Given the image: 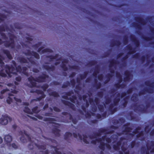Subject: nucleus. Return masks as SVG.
I'll list each match as a JSON object with an SVG mask.
<instances>
[{
	"label": "nucleus",
	"mask_w": 154,
	"mask_h": 154,
	"mask_svg": "<svg viewBox=\"0 0 154 154\" xmlns=\"http://www.w3.org/2000/svg\"><path fill=\"white\" fill-rule=\"evenodd\" d=\"M110 132L107 131L105 130H102L101 132L99 134V135H102V134H107L108 133H109Z\"/></svg>",
	"instance_id": "obj_16"
},
{
	"label": "nucleus",
	"mask_w": 154,
	"mask_h": 154,
	"mask_svg": "<svg viewBox=\"0 0 154 154\" xmlns=\"http://www.w3.org/2000/svg\"><path fill=\"white\" fill-rule=\"evenodd\" d=\"M41 49V48H40V49H39L38 50V52H39L40 53H44V51H43L42 50H44V49Z\"/></svg>",
	"instance_id": "obj_24"
},
{
	"label": "nucleus",
	"mask_w": 154,
	"mask_h": 154,
	"mask_svg": "<svg viewBox=\"0 0 154 154\" xmlns=\"http://www.w3.org/2000/svg\"><path fill=\"white\" fill-rule=\"evenodd\" d=\"M29 56H32L30 57H28V60H26L25 59H21L20 60V62L23 63L27 62L29 63V61L31 63H33L32 61H31L30 58L32 57H34L37 59H38L39 58V55L36 52H32V53H29L28 54Z\"/></svg>",
	"instance_id": "obj_5"
},
{
	"label": "nucleus",
	"mask_w": 154,
	"mask_h": 154,
	"mask_svg": "<svg viewBox=\"0 0 154 154\" xmlns=\"http://www.w3.org/2000/svg\"><path fill=\"white\" fill-rule=\"evenodd\" d=\"M48 76L46 75H44L42 77H40L37 80H35L32 77H31L29 78V80L31 84L30 87L37 86V82H45L48 80Z\"/></svg>",
	"instance_id": "obj_3"
},
{
	"label": "nucleus",
	"mask_w": 154,
	"mask_h": 154,
	"mask_svg": "<svg viewBox=\"0 0 154 154\" xmlns=\"http://www.w3.org/2000/svg\"><path fill=\"white\" fill-rule=\"evenodd\" d=\"M16 70L18 72H21L23 73L26 75H27V73L25 72L26 70V68H23L22 69L21 67L20 66H18L16 68Z\"/></svg>",
	"instance_id": "obj_10"
},
{
	"label": "nucleus",
	"mask_w": 154,
	"mask_h": 154,
	"mask_svg": "<svg viewBox=\"0 0 154 154\" xmlns=\"http://www.w3.org/2000/svg\"><path fill=\"white\" fill-rule=\"evenodd\" d=\"M5 142L7 144H9L10 142V135L9 134L6 135L4 137Z\"/></svg>",
	"instance_id": "obj_12"
},
{
	"label": "nucleus",
	"mask_w": 154,
	"mask_h": 154,
	"mask_svg": "<svg viewBox=\"0 0 154 154\" xmlns=\"http://www.w3.org/2000/svg\"><path fill=\"white\" fill-rule=\"evenodd\" d=\"M3 98V97H1V96L0 97V98L1 99H2Z\"/></svg>",
	"instance_id": "obj_50"
},
{
	"label": "nucleus",
	"mask_w": 154,
	"mask_h": 154,
	"mask_svg": "<svg viewBox=\"0 0 154 154\" xmlns=\"http://www.w3.org/2000/svg\"><path fill=\"white\" fill-rule=\"evenodd\" d=\"M125 128V131L127 132H131V130L129 128V127L128 126H125L124 127Z\"/></svg>",
	"instance_id": "obj_17"
},
{
	"label": "nucleus",
	"mask_w": 154,
	"mask_h": 154,
	"mask_svg": "<svg viewBox=\"0 0 154 154\" xmlns=\"http://www.w3.org/2000/svg\"><path fill=\"white\" fill-rule=\"evenodd\" d=\"M45 147H44V146H42V147H41V149H43L44 150L45 149Z\"/></svg>",
	"instance_id": "obj_39"
},
{
	"label": "nucleus",
	"mask_w": 154,
	"mask_h": 154,
	"mask_svg": "<svg viewBox=\"0 0 154 154\" xmlns=\"http://www.w3.org/2000/svg\"><path fill=\"white\" fill-rule=\"evenodd\" d=\"M2 43V41L1 39H0V45Z\"/></svg>",
	"instance_id": "obj_37"
},
{
	"label": "nucleus",
	"mask_w": 154,
	"mask_h": 154,
	"mask_svg": "<svg viewBox=\"0 0 154 154\" xmlns=\"http://www.w3.org/2000/svg\"><path fill=\"white\" fill-rule=\"evenodd\" d=\"M69 135H71V134H69Z\"/></svg>",
	"instance_id": "obj_57"
},
{
	"label": "nucleus",
	"mask_w": 154,
	"mask_h": 154,
	"mask_svg": "<svg viewBox=\"0 0 154 154\" xmlns=\"http://www.w3.org/2000/svg\"><path fill=\"white\" fill-rule=\"evenodd\" d=\"M27 40L29 41H31L32 40V39L31 37H28L27 38Z\"/></svg>",
	"instance_id": "obj_32"
},
{
	"label": "nucleus",
	"mask_w": 154,
	"mask_h": 154,
	"mask_svg": "<svg viewBox=\"0 0 154 154\" xmlns=\"http://www.w3.org/2000/svg\"><path fill=\"white\" fill-rule=\"evenodd\" d=\"M127 77L128 78L129 77V74H128V75H127Z\"/></svg>",
	"instance_id": "obj_46"
},
{
	"label": "nucleus",
	"mask_w": 154,
	"mask_h": 154,
	"mask_svg": "<svg viewBox=\"0 0 154 154\" xmlns=\"http://www.w3.org/2000/svg\"><path fill=\"white\" fill-rule=\"evenodd\" d=\"M11 98L10 97V102L11 101Z\"/></svg>",
	"instance_id": "obj_55"
},
{
	"label": "nucleus",
	"mask_w": 154,
	"mask_h": 154,
	"mask_svg": "<svg viewBox=\"0 0 154 154\" xmlns=\"http://www.w3.org/2000/svg\"><path fill=\"white\" fill-rule=\"evenodd\" d=\"M58 64V63H56V65H57V64Z\"/></svg>",
	"instance_id": "obj_60"
},
{
	"label": "nucleus",
	"mask_w": 154,
	"mask_h": 154,
	"mask_svg": "<svg viewBox=\"0 0 154 154\" xmlns=\"http://www.w3.org/2000/svg\"><path fill=\"white\" fill-rule=\"evenodd\" d=\"M2 138L0 137V143H1L2 142Z\"/></svg>",
	"instance_id": "obj_34"
},
{
	"label": "nucleus",
	"mask_w": 154,
	"mask_h": 154,
	"mask_svg": "<svg viewBox=\"0 0 154 154\" xmlns=\"http://www.w3.org/2000/svg\"><path fill=\"white\" fill-rule=\"evenodd\" d=\"M49 94L51 95L54 96L55 97H57L58 96V94L54 92H52L51 94L49 93Z\"/></svg>",
	"instance_id": "obj_21"
},
{
	"label": "nucleus",
	"mask_w": 154,
	"mask_h": 154,
	"mask_svg": "<svg viewBox=\"0 0 154 154\" xmlns=\"http://www.w3.org/2000/svg\"><path fill=\"white\" fill-rule=\"evenodd\" d=\"M124 96H122V97H124Z\"/></svg>",
	"instance_id": "obj_59"
},
{
	"label": "nucleus",
	"mask_w": 154,
	"mask_h": 154,
	"mask_svg": "<svg viewBox=\"0 0 154 154\" xmlns=\"http://www.w3.org/2000/svg\"><path fill=\"white\" fill-rule=\"evenodd\" d=\"M10 96H11L12 95V94H11L10 93Z\"/></svg>",
	"instance_id": "obj_56"
},
{
	"label": "nucleus",
	"mask_w": 154,
	"mask_h": 154,
	"mask_svg": "<svg viewBox=\"0 0 154 154\" xmlns=\"http://www.w3.org/2000/svg\"><path fill=\"white\" fill-rule=\"evenodd\" d=\"M113 141L112 142V143H115V139H113Z\"/></svg>",
	"instance_id": "obj_41"
},
{
	"label": "nucleus",
	"mask_w": 154,
	"mask_h": 154,
	"mask_svg": "<svg viewBox=\"0 0 154 154\" xmlns=\"http://www.w3.org/2000/svg\"><path fill=\"white\" fill-rule=\"evenodd\" d=\"M10 92H11L14 93H16L17 91L15 90H13L11 89V91H10Z\"/></svg>",
	"instance_id": "obj_29"
},
{
	"label": "nucleus",
	"mask_w": 154,
	"mask_h": 154,
	"mask_svg": "<svg viewBox=\"0 0 154 154\" xmlns=\"http://www.w3.org/2000/svg\"><path fill=\"white\" fill-rule=\"evenodd\" d=\"M2 21V19L1 17H0V23Z\"/></svg>",
	"instance_id": "obj_42"
},
{
	"label": "nucleus",
	"mask_w": 154,
	"mask_h": 154,
	"mask_svg": "<svg viewBox=\"0 0 154 154\" xmlns=\"http://www.w3.org/2000/svg\"><path fill=\"white\" fill-rule=\"evenodd\" d=\"M34 145H35V146H37V145L36 144H34Z\"/></svg>",
	"instance_id": "obj_58"
},
{
	"label": "nucleus",
	"mask_w": 154,
	"mask_h": 154,
	"mask_svg": "<svg viewBox=\"0 0 154 154\" xmlns=\"http://www.w3.org/2000/svg\"><path fill=\"white\" fill-rule=\"evenodd\" d=\"M33 71L35 72H38V70H34Z\"/></svg>",
	"instance_id": "obj_38"
},
{
	"label": "nucleus",
	"mask_w": 154,
	"mask_h": 154,
	"mask_svg": "<svg viewBox=\"0 0 154 154\" xmlns=\"http://www.w3.org/2000/svg\"><path fill=\"white\" fill-rule=\"evenodd\" d=\"M8 117L6 115H2L0 119V123L2 125H5L8 123Z\"/></svg>",
	"instance_id": "obj_6"
},
{
	"label": "nucleus",
	"mask_w": 154,
	"mask_h": 154,
	"mask_svg": "<svg viewBox=\"0 0 154 154\" xmlns=\"http://www.w3.org/2000/svg\"><path fill=\"white\" fill-rule=\"evenodd\" d=\"M13 41L12 39L11 38V35H10V47H11V43L12 42L13 43L14 41V39L15 38V37H14V36H13Z\"/></svg>",
	"instance_id": "obj_25"
},
{
	"label": "nucleus",
	"mask_w": 154,
	"mask_h": 154,
	"mask_svg": "<svg viewBox=\"0 0 154 154\" xmlns=\"http://www.w3.org/2000/svg\"><path fill=\"white\" fill-rule=\"evenodd\" d=\"M21 78L20 77H18L16 78V80L17 81H20L21 80Z\"/></svg>",
	"instance_id": "obj_30"
},
{
	"label": "nucleus",
	"mask_w": 154,
	"mask_h": 154,
	"mask_svg": "<svg viewBox=\"0 0 154 154\" xmlns=\"http://www.w3.org/2000/svg\"><path fill=\"white\" fill-rule=\"evenodd\" d=\"M20 140L22 141H23L22 138H20Z\"/></svg>",
	"instance_id": "obj_49"
},
{
	"label": "nucleus",
	"mask_w": 154,
	"mask_h": 154,
	"mask_svg": "<svg viewBox=\"0 0 154 154\" xmlns=\"http://www.w3.org/2000/svg\"><path fill=\"white\" fill-rule=\"evenodd\" d=\"M38 94H40L41 95L40 96V97L39 98H38V100H40L42 98H43L45 97V95L43 94V92L42 91H41L39 90H36L35 91Z\"/></svg>",
	"instance_id": "obj_11"
},
{
	"label": "nucleus",
	"mask_w": 154,
	"mask_h": 154,
	"mask_svg": "<svg viewBox=\"0 0 154 154\" xmlns=\"http://www.w3.org/2000/svg\"><path fill=\"white\" fill-rule=\"evenodd\" d=\"M48 87V86L47 85H45L44 86L42 87V88L44 91H45L46 88Z\"/></svg>",
	"instance_id": "obj_23"
},
{
	"label": "nucleus",
	"mask_w": 154,
	"mask_h": 154,
	"mask_svg": "<svg viewBox=\"0 0 154 154\" xmlns=\"http://www.w3.org/2000/svg\"><path fill=\"white\" fill-rule=\"evenodd\" d=\"M9 90L8 89H5V90H4L3 91H1V93L2 94H4L6 93Z\"/></svg>",
	"instance_id": "obj_18"
},
{
	"label": "nucleus",
	"mask_w": 154,
	"mask_h": 154,
	"mask_svg": "<svg viewBox=\"0 0 154 154\" xmlns=\"http://www.w3.org/2000/svg\"><path fill=\"white\" fill-rule=\"evenodd\" d=\"M32 119L34 120H36V119L35 118H34V117H32Z\"/></svg>",
	"instance_id": "obj_40"
},
{
	"label": "nucleus",
	"mask_w": 154,
	"mask_h": 154,
	"mask_svg": "<svg viewBox=\"0 0 154 154\" xmlns=\"http://www.w3.org/2000/svg\"><path fill=\"white\" fill-rule=\"evenodd\" d=\"M72 101V102H73V101Z\"/></svg>",
	"instance_id": "obj_64"
},
{
	"label": "nucleus",
	"mask_w": 154,
	"mask_h": 154,
	"mask_svg": "<svg viewBox=\"0 0 154 154\" xmlns=\"http://www.w3.org/2000/svg\"><path fill=\"white\" fill-rule=\"evenodd\" d=\"M5 54L7 57H8V59H10V56L9 55V52L8 51H5Z\"/></svg>",
	"instance_id": "obj_19"
},
{
	"label": "nucleus",
	"mask_w": 154,
	"mask_h": 154,
	"mask_svg": "<svg viewBox=\"0 0 154 154\" xmlns=\"http://www.w3.org/2000/svg\"><path fill=\"white\" fill-rule=\"evenodd\" d=\"M31 145H30L29 146V147L30 149H32V147H31Z\"/></svg>",
	"instance_id": "obj_45"
},
{
	"label": "nucleus",
	"mask_w": 154,
	"mask_h": 154,
	"mask_svg": "<svg viewBox=\"0 0 154 154\" xmlns=\"http://www.w3.org/2000/svg\"><path fill=\"white\" fill-rule=\"evenodd\" d=\"M123 141V140L121 141V144L122 142ZM121 144H120L119 142L117 143L116 145L115 144H114L113 145V148L115 150L118 149H119V147L121 146Z\"/></svg>",
	"instance_id": "obj_14"
},
{
	"label": "nucleus",
	"mask_w": 154,
	"mask_h": 154,
	"mask_svg": "<svg viewBox=\"0 0 154 154\" xmlns=\"http://www.w3.org/2000/svg\"><path fill=\"white\" fill-rule=\"evenodd\" d=\"M115 139H116L117 138H116V137H115Z\"/></svg>",
	"instance_id": "obj_62"
},
{
	"label": "nucleus",
	"mask_w": 154,
	"mask_h": 154,
	"mask_svg": "<svg viewBox=\"0 0 154 154\" xmlns=\"http://www.w3.org/2000/svg\"><path fill=\"white\" fill-rule=\"evenodd\" d=\"M140 128H137L135 132H133V134H131L132 135H135V134H137L136 136L137 137H139L143 135V132L140 131Z\"/></svg>",
	"instance_id": "obj_9"
},
{
	"label": "nucleus",
	"mask_w": 154,
	"mask_h": 154,
	"mask_svg": "<svg viewBox=\"0 0 154 154\" xmlns=\"http://www.w3.org/2000/svg\"><path fill=\"white\" fill-rule=\"evenodd\" d=\"M127 146L126 144H124L121 146V150L122 152H120V154H128V151L127 150L125 147Z\"/></svg>",
	"instance_id": "obj_8"
},
{
	"label": "nucleus",
	"mask_w": 154,
	"mask_h": 154,
	"mask_svg": "<svg viewBox=\"0 0 154 154\" xmlns=\"http://www.w3.org/2000/svg\"><path fill=\"white\" fill-rule=\"evenodd\" d=\"M37 117L39 119H42V117L41 116H37Z\"/></svg>",
	"instance_id": "obj_33"
},
{
	"label": "nucleus",
	"mask_w": 154,
	"mask_h": 154,
	"mask_svg": "<svg viewBox=\"0 0 154 154\" xmlns=\"http://www.w3.org/2000/svg\"><path fill=\"white\" fill-rule=\"evenodd\" d=\"M83 100H85V98H83Z\"/></svg>",
	"instance_id": "obj_54"
},
{
	"label": "nucleus",
	"mask_w": 154,
	"mask_h": 154,
	"mask_svg": "<svg viewBox=\"0 0 154 154\" xmlns=\"http://www.w3.org/2000/svg\"><path fill=\"white\" fill-rule=\"evenodd\" d=\"M50 122L51 123H54V122H53V121H51Z\"/></svg>",
	"instance_id": "obj_48"
},
{
	"label": "nucleus",
	"mask_w": 154,
	"mask_h": 154,
	"mask_svg": "<svg viewBox=\"0 0 154 154\" xmlns=\"http://www.w3.org/2000/svg\"><path fill=\"white\" fill-rule=\"evenodd\" d=\"M58 57V56L57 55V56H56L55 57H54V59H56V58H57V57Z\"/></svg>",
	"instance_id": "obj_44"
},
{
	"label": "nucleus",
	"mask_w": 154,
	"mask_h": 154,
	"mask_svg": "<svg viewBox=\"0 0 154 154\" xmlns=\"http://www.w3.org/2000/svg\"><path fill=\"white\" fill-rule=\"evenodd\" d=\"M54 109L55 111L59 112L60 111V109L56 107H54Z\"/></svg>",
	"instance_id": "obj_26"
},
{
	"label": "nucleus",
	"mask_w": 154,
	"mask_h": 154,
	"mask_svg": "<svg viewBox=\"0 0 154 154\" xmlns=\"http://www.w3.org/2000/svg\"><path fill=\"white\" fill-rule=\"evenodd\" d=\"M14 99L15 100L18 102H20L21 100L19 99H17L16 97H14Z\"/></svg>",
	"instance_id": "obj_27"
},
{
	"label": "nucleus",
	"mask_w": 154,
	"mask_h": 154,
	"mask_svg": "<svg viewBox=\"0 0 154 154\" xmlns=\"http://www.w3.org/2000/svg\"><path fill=\"white\" fill-rule=\"evenodd\" d=\"M79 137L82 140H83V141L86 143H89L90 142L94 143L97 144V143L99 144L100 148L101 149L103 150L105 147H106L108 149H110L111 148L109 145H108L107 143H109L110 141V140L106 137L107 136L105 137L106 139L103 137L102 139H99L100 136H97L95 138H91L89 137H87L86 136H83V137H82L80 134H78Z\"/></svg>",
	"instance_id": "obj_1"
},
{
	"label": "nucleus",
	"mask_w": 154,
	"mask_h": 154,
	"mask_svg": "<svg viewBox=\"0 0 154 154\" xmlns=\"http://www.w3.org/2000/svg\"><path fill=\"white\" fill-rule=\"evenodd\" d=\"M8 97L7 99V102L8 103V104H10V93L8 92Z\"/></svg>",
	"instance_id": "obj_20"
},
{
	"label": "nucleus",
	"mask_w": 154,
	"mask_h": 154,
	"mask_svg": "<svg viewBox=\"0 0 154 154\" xmlns=\"http://www.w3.org/2000/svg\"><path fill=\"white\" fill-rule=\"evenodd\" d=\"M48 105L47 104V105H46L45 106V108H46V107H48Z\"/></svg>",
	"instance_id": "obj_43"
},
{
	"label": "nucleus",
	"mask_w": 154,
	"mask_h": 154,
	"mask_svg": "<svg viewBox=\"0 0 154 154\" xmlns=\"http://www.w3.org/2000/svg\"><path fill=\"white\" fill-rule=\"evenodd\" d=\"M94 76H95V75H96V74H95V73H94Z\"/></svg>",
	"instance_id": "obj_52"
},
{
	"label": "nucleus",
	"mask_w": 154,
	"mask_h": 154,
	"mask_svg": "<svg viewBox=\"0 0 154 154\" xmlns=\"http://www.w3.org/2000/svg\"><path fill=\"white\" fill-rule=\"evenodd\" d=\"M119 100H118L117 101H118H118H119Z\"/></svg>",
	"instance_id": "obj_63"
},
{
	"label": "nucleus",
	"mask_w": 154,
	"mask_h": 154,
	"mask_svg": "<svg viewBox=\"0 0 154 154\" xmlns=\"http://www.w3.org/2000/svg\"><path fill=\"white\" fill-rule=\"evenodd\" d=\"M6 27V26H3L2 27H0V33L1 34L2 36V39L3 40H5V41H3V43L4 44V45L6 47H9L10 46V42L8 41H7V40L8 39L7 37L6 36V35L5 34V33H2L1 31H5L6 30H7V29H5V28Z\"/></svg>",
	"instance_id": "obj_4"
},
{
	"label": "nucleus",
	"mask_w": 154,
	"mask_h": 154,
	"mask_svg": "<svg viewBox=\"0 0 154 154\" xmlns=\"http://www.w3.org/2000/svg\"><path fill=\"white\" fill-rule=\"evenodd\" d=\"M51 119V118H48V120H50Z\"/></svg>",
	"instance_id": "obj_51"
},
{
	"label": "nucleus",
	"mask_w": 154,
	"mask_h": 154,
	"mask_svg": "<svg viewBox=\"0 0 154 154\" xmlns=\"http://www.w3.org/2000/svg\"><path fill=\"white\" fill-rule=\"evenodd\" d=\"M26 105H27V106H28V104L27 103H26Z\"/></svg>",
	"instance_id": "obj_53"
},
{
	"label": "nucleus",
	"mask_w": 154,
	"mask_h": 154,
	"mask_svg": "<svg viewBox=\"0 0 154 154\" xmlns=\"http://www.w3.org/2000/svg\"><path fill=\"white\" fill-rule=\"evenodd\" d=\"M38 107H36L34 108L32 111L27 107H26L24 109V111L26 113L31 114L33 113H37L39 111L37 110Z\"/></svg>",
	"instance_id": "obj_7"
},
{
	"label": "nucleus",
	"mask_w": 154,
	"mask_h": 154,
	"mask_svg": "<svg viewBox=\"0 0 154 154\" xmlns=\"http://www.w3.org/2000/svg\"><path fill=\"white\" fill-rule=\"evenodd\" d=\"M74 136L75 137H77V134H74Z\"/></svg>",
	"instance_id": "obj_36"
},
{
	"label": "nucleus",
	"mask_w": 154,
	"mask_h": 154,
	"mask_svg": "<svg viewBox=\"0 0 154 154\" xmlns=\"http://www.w3.org/2000/svg\"><path fill=\"white\" fill-rule=\"evenodd\" d=\"M13 127L14 128H16V126L15 125H14L13 126Z\"/></svg>",
	"instance_id": "obj_47"
},
{
	"label": "nucleus",
	"mask_w": 154,
	"mask_h": 154,
	"mask_svg": "<svg viewBox=\"0 0 154 154\" xmlns=\"http://www.w3.org/2000/svg\"><path fill=\"white\" fill-rule=\"evenodd\" d=\"M10 60L11 59V56H10Z\"/></svg>",
	"instance_id": "obj_61"
},
{
	"label": "nucleus",
	"mask_w": 154,
	"mask_h": 154,
	"mask_svg": "<svg viewBox=\"0 0 154 154\" xmlns=\"http://www.w3.org/2000/svg\"><path fill=\"white\" fill-rule=\"evenodd\" d=\"M0 64L1 70L0 71V77H5L10 76V66L6 65L4 67V63H3L2 58L0 56Z\"/></svg>",
	"instance_id": "obj_2"
},
{
	"label": "nucleus",
	"mask_w": 154,
	"mask_h": 154,
	"mask_svg": "<svg viewBox=\"0 0 154 154\" xmlns=\"http://www.w3.org/2000/svg\"><path fill=\"white\" fill-rule=\"evenodd\" d=\"M11 146L14 148H17V146L15 144H12Z\"/></svg>",
	"instance_id": "obj_28"
},
{
	"label": "nucleus",
	"mask_w": 154,
	"mask_h": 154,
	"mask_svg": "<svg viewBox=\"0 0 154 154\" xmlns=\"http://www.w3.org/2000/svg\"><path fill=\"white\" fill-rule=\"evenodd\" d=\"M45 51L44 53L45 52H52V51L51 50H50V49H45L44 50H42V51Z\"/></svg>",
	"instance_id": "obj_22"
},
{
	"label": "nucleus",
	"mask_w": 154,
	"mask_h": 154,
	"mask_svg": "<svg viewBox=\"0 0 154 154\" xmlns=\"http://www.w3.org/2000/svg\"><path fill=\"white\" fill-rule=\"evenodd\" d=\"M147 149L148 151L150 150V152H154V143H152L150 147H149L148 146L147 147Z\"/></svg>",
	"instance_id": "obj_15"
},
{
	"label": "nucleus",
	"mask_w": 154,
	"mask_h": 154,
	"mask_svg": "<svg viewBox=\"0 0 154 154\" xmlns=\"http://www.w3.org/2000/svg\"><path fill=\"white\" fill-rule=\"evenodd\" d=\"M62 67L63 68L64 70H66L67 68L66 67V64L67 63V61L66 60H64L62 61Z\"/></svg>",
	"instance_id": "obj_13"
},
{
	"label": "nucleus",
	"mask_w": 154,
	"mask_h": 154,
	"mask_svg": "<svg viewBox=\"0 0 154 154\" xmlns=\"http://www.w3.org/2000/svg\"><path fill=\"white\" fill-rule=\"evenodd\" d=\"M45 69H47V70H49V67H48V66H46V67H45Z\"/></svg>",
	"instance_id": "obj_35"
},
{
	"label": "nucleus",
	"mask_w": 154,
	"mask_h": 154,
	"mask_svg": "<svg viewBox=\"0 0 154 154\" xmlns=\"http://www.w3.org/2000/svg\"><path fill=\"white\" fill-rule=\"evenodd\" d=\"M102 75H99L98 76V79L99 80H101L102 79Z\"/></svg>",
	"instance_id": "obj_31"
}]
</instances>
